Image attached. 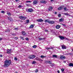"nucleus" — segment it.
<instances>
[{"label": "nucleus", "instance_id": "nucleus-53", "mask_svg": "<svg viewBox=\"0 0 73 73\" xmlns=\"http://www.w3.org/2000/svg\"><path fill=\"white\" fill-rule=\"evenodd\" d=\"M55 14H57V13L56 12H55Z\"/></svg>", "mask_w": 73, "mask_h": 73}, {"label": "nucleus", "instance_id": "nucleus-52", "mask_svg": "<svg viewBox=\"0 0 73 73\" xmlns=\"http://www.w3.org/2000/svg\"><path fill=\"white\" fill-rule=\"evenodd\" d=\"M57 72H58V73H60V71L58 70L57 71Z\"/></svg>", "mask_w": 73, "mask_h": 73}, {"label": "nucleus", "instance_id": "nucleus-3", "mask_svg": "<svg viewBox=\"0 0 73 73\" xmlns=\"http://www.w3.org/2000/svg\"><path fill=\"white\" fill-rule=\"evenodd\" d=\"M19 18L20 19L23 20H25V19H27V17L23 16H20L19 17Z\"/></svg>", "mask_w": 73, "mask_h": 73}, {"label": "nucleus", "instance_id": "nucleus-36", "mask_svg": "<svg viewBox=\"0 0 73 73\" xmlns=\"http://www.w3.org/2000/svg\"><path fill=\"white\" fill-rule=\"evenodd\" d=\"M32 1H26V3H31Z\"/></svg>", "mask_w": 73, "mask_h": 73}, {"label": "nucleus", "instance_id": "nucleus-34", "mask_svg": "<svg viewBox=\"0 0 73 73\" xmlns=\"http://www.w3.org/2000/svg\"><path fill=\"white\" fill-rule=\"evenodd\" d=\"M1 12L2 13H5V11H2Z\"/></svg>", "mask_w": 73, "mask_h": 73}, {"label": "nucleus", "instance_id": "nucleus-23", "mask_svg": "<svg viewBox=\"0 0 73 73\" xmlns=\"http://www.w3.org/2000/svg\"><path fill=\"white\" fill-rule=\"evenodd\" d=\"M62 9V7H59V8H58V10H61Z\"/></svg>", "mask_w": 73, "mask_h": 73}, {"label": "nucleus", "instance_id": "nucleus-10", "mask_svg": "<svg viewBox=\"0 0 73 73\" xmlns=\"http://www.w3.org/2000/svg\"><path fill=\"white\" fill-rule=\"evenodd\" d=\"M55 22L53 21H50L49 22V23L50 24H53Z\"/></svg>", "mask_w": 73, "mask_h": 73}, {"label": "nucleus", "instance_id": "nucleus-38", "mask_svg": "<svg viewBox=\"0 0 73 73\" xmlns=\"http://www.w3.org/2000/svg\"><path fill=\"white\" fill-rule=\"evenodd\" d=\"M14 60L17 61V58L16 57H15L14 58Z\"/></svg>", "mask_w": 73, "mask_h": 73}, {"label": "nucleus", "instance_id": "nucleus-45", "mask_svg": "<svg viewBox=\"0 0 73 73\" xmlns=\"http://www.w3.org/2000/svg\"><path fill=\"white\" fill-rule=\"evenodd\" d=\"M15 40H17L18 39V38H17V37H15Z\"/></svg>", "mask_w": 73, "mask_h": 73}, {"label": "nucleus", "instance_id": "nucleus-16", "mask_svg": "<svg viewBox=\"0 0 73 73\" xmlns=\"http://www.w3.org/2000/svg\"><path fill=\"white\" fill-rule=\"evenodd\" d=\"M35 60H37V61H42V60L40 59V58L38 57L36 58Z\"/></svg>", "mask_w": 73, "mask_h": 73}, {"label": "nucleus", "instance_id": "nucleus-2", "mask_svg": "<svg viewBox=\"0 0 73 73\" xmlns=\"http://www.w3.org/2000/svg\"><path fill=\"white\" fill-rule=\"evenodd\" d=\"M26 11L28 12H32L33 11V9L30 8L29 9H27Z\"/></svg>", "mask_w": 73, "mask_h": 73}, {"label": "nucleus", "instance_id": "nucleus-31", "mask_svg": "<svg viewBox=\"0 0 73 73\" xmlns=\"http://www.w3.org/2000/svg\"><path fill=\"white\" fill-rule=\"evenodd\" d=\"M29 23V20L28 19L27 21V23L28 24Z\"/></svg>", "mask_w": 73, "mask_h": 73}, {"label": "nucleus", "instance_id": "nucleus-57", "mask_svg": "<svg viewBox=\"0 0 73 73\" xmlns=\"http://www.w3.org/2000/svg\"><path fill=\"white\" fill-rule=\"evenodd\" d=\"M72 18H73V16L72 17Z\"/></svg>", "mask_w": 73, "mask_h": 73}, {"label": "nucleus", "instance_id": "nucleus-54", "mask_svg": "<svg viewBox=\"0 0 73 73\" xmlns=\"http://www.w3.org/2000/svg\"><path fill=\"white\" fill-rule=\"evenodd\" d=\"M50 48V49H53V47H51V48Z\"/></svg>", "mask_w": 73, "mask_h": 73}, {"label": "nucleus", "instance_id": "nucleus-8", "mask_svg": "<svg viewBox=\"0 0 73 73\" xmlns=\"http://www.w3.org/2000/svg\"><path fill=\"white\" fill-rule=\"evenodd\" d=\"M36 21H38V22H42V21H44L42 19H38Z\"/></svg>", "mask_w": 73, "mask_h": 73}, {"label": "nucleus", "instance_id": "nucleus-48", "mask_svg": "<svg viewBox=\"0 0 73 73\" xmlns=\"http://www.w3.org/2000/svg\"><path fill=\"white\" fill-rule=\"evenodd\" d=\"M3 40V38H0V41H1V40Z\"/></svg>", "mask_w": 73, "mask_h": 73}, {"label": "nucleus", "instance_id": "nucleus-25", "mask_svg": "<svg viewBox=\"0 0 73 73\" xmlns=\"http://www.w3.org/2000/svg\"><path fill=\"white\" fill-rule=\"evenodd\" d=\"M7 14L9 16H11V14L10 13L7 12Z\"/></svg>", "mask_w": 73, "mask_h": 73}, {"label": "nucleus", "instance_id": "nucleus-21", "mask_svg": "<svg viewBox=\"0 0 73 73\" xmlns=\"http://www.w3.org/2000/svg\"><path fill=\"white\" fill-rule=\"evenodd\" d=\"M69 66H73V63H70L69 64Z\"/></svg>", "mask_w": 73, "mask_h": 73}, {"label": "nucleus", "instance_id": "nucleus-55", "mask_svg": "<svg viewBox=\"0 0 73 73\" xmlns=\"http://www.w3.org/2000/svg\"><path fill=\"white\" fill-rule=\"evenodd\" d=\"M53 1V0H51V1Z\"/></svg>", "mask_w": 73, "mask_h": 73}, {"label": "nucleus", "instance_id": "nucleus-13", "mask_svg": "<svg viewBox=\"0 0 73 73\" xmlns=\"http://www.w3.org/2000/svg\"><path fill=\"white\" fill-rule=\"evenodd\" d=\"M53 9V7H49V8H48V10L49 11H52Z\"/></svg>", "mask_w": 73, "mask_h": 73}, {"label": "nucleus", "instance_id": "nucleus-20", "mask_svg": "<svg viewBox=\"0 0 73 73\" xmlns=\"http://www.w3.org/2000/svg\"><path fill=\"white\" fill-rule=\"evenodd\" d=\"M56 29H59L60 28V26L59 25H57L56 26Z\"/></svg>", "mask_w": 73, "mask_h": 73}, {"label": "nucleus", "instance_id": "nucleus-35", "mask_svg": "<svg viewBox=\"0 0 73 73\" xmlns=\"http://www.w3.org/2000/svg\"><path fill=\"white\" fill-rule=\"evenodd\" d=\"M58 16L59 17H61V14H59L58 15Z\"/></svg>", "mask_w": 73, "mask_h": 73}, {"label": "nucleus", "instance_id": "nucleus-43", "mask_svg": "<svg viewBox=\"0 0 73 73\" xmlns=\"http://www.w3.org/2000/svg\"><path fill=\"white\" fill-rule=\"evenodd\" d=\"M64 39H65L66 40H69V39L68 38H64Z\"/></svg>", "mask_w": 73, "mask_h": 73}, {"label": "nucleus", "instance_id": "nucleus-12", "mask_svg": "<svg viewBox=\"0 0 73 73\" xmlns=\"http://www.w3.org/2000/svg\"><path fill=\"white\" fill-rule=\"evenodd\" d=\"M47 2L45 1H40V3H46Z\"/></svg>", "mask_w": 73, "mask_h": 73}, {"label": "nucleus", "instance_id": "nucleus-30", "mask_svg": "<svg viewBox=\"0 0 73 73\" xmlns=\"http://www.w3.org/2000/svg\"><path fill=\"white\" fill-rule=\"evenodd\" d=\"M20 38L22 39V40H24V37L22 36H20Z\"/></svg>", "mask_w": 73, "mask_h": 73}, {"label": "nucleus", "instance_id": "nucleus-50", "mask_svg": "<svg viewBox=\"0 0 73 73\" xmlns=\"http://www.w3.org/2000/svg\"><path fill=\"white\" fill-rule=\"evenodd\" d=\"M62 25H63V26H64V27H65V24H62Z\"/></svg>", "mask_w": 73, "mask_h": 73}, {"label": "nucleus", "instance_id": "nucleus-26", "mask_svg": "<svg viewBox=\"0 0 73 73\" xmlns=\"http://www.w3.org/2000/svg\"><path fill=\"white\" fill-rule=\"evenodd\" d=\"M47 62L48 63V64H52V62H50V60L48 61Z\"/></svg>", "mask_w": 73, "mask_h": 73}, {"label": "nucleus", "instance_id": "nucleus-40", "mask_svg": "<svg viewBox=\"0 0 73 73\" xmlns=\"http://www.w3.org/2000/svg\"><path fill=\"white\" fill-rule=\"evenodd\" d=\"M44 31L46 32H48V30L46 29L44 30Z\"/></svg>", "mask_w": 73, "mask_h": 73}, {"label": "nucleus", "instance_id": "nucleus-37", "mask_svg": "<svg viewBox=\"0 0 73 73\" xmlns=\"http://www.w3.org/2000/svg\"><path fill=\"white\" fill-rule=\"evenodd\" d=\"M64 14L65 15H69L68 13H64Z\"/></svg>", "mask_w": 73, "mask_h": 73}, {"label": "nucleus", "instance_id": "nucleus-17", "mask_svg": "<svg viewBox=\"0 0 73 73\" xmlns=\"http://www.w3.org/2000/svg\"><path fill=\"white\" fill-rule=\"evenodd\" d=\"M64 19L63 18H61L59 19V22H62L64 21Z\"/></svg>", "mask_w": 73, "mask_h": 73}, {"label": "nucleus", "instance_id": "nucleus-7", "mask_svg": "<svg viewBox=\"0 0 73 73\" xmlns=\"http://www.w3.org/2000/svg\"><path fill=\"white\" fill-rule=\"evenodd\" d=\"M7 53L8 54H9L11 53V49H8L7 50Z\"/></svg>", "mask_w": 73, "mask_h": 73}, {"label": "nucleus", "instance_id": "nucleus-27", "mask_svg": "<svg viewBox=\"0 0 73 73\" xmlns=\"http://www.w3.org/2000/svg\"><path fill=\"white\" fill-rule=\"evenodd\" d=\"M64 11H68L69 9H67V8L66 7H65L64 8Z\"/></svg>", "mask_w": 73, "mask_h": 73}, {"label": "nucleus", "instance_id": "nucleus-46", "mask_svg": "<svg viewBox=\"0 0 73 73\" xmlns=\"http://www.w3.org/2000/svg\"><path fill=\"white\" fill-rule=\"evenodd\" d=\"M15 30H18V28H15Z\"/></svg>", "mask_w": 73, "mask_h": 73}, {"label": "nucleus", "instance_id": "nucleus-44", "mask_svg": "<svg viewBox=\"0 0 73 73\" xmlns=\"http://www.w3.org/2000/svg\"><path fill=\"white\" fill-rule=\"evenodd\" d=\"M61 70H62V72H64V68L62 69Z\"/></svg>", "mask_w": 73, "mask_h": 73}, {"label": "nucleus", "instance_id": "nucleus-14", "mask_svg": "<svg viewBox=\"0 0 73 73\" xmlns=\"http://www.w3.org/2000/svg\"><path fill=\"white\" fill-rule=\"evenodd\" d=\"M34 27V25H31L30 27H29V28L31 29V28H33Z\"/></svg>", "mask_w": 73, "mask_h": 73}, {"label": "nucleus", "instance_id": "nucleus-39", "mask_svg": "<svg viewBox=\"0 0 73 73\" xmlns=\"http://www.w3.org/2000/svg\"><path fill=\"white\" fill-rule=\"evenodd\" d=\"M22 7V6L21 5H19L18 6V8H21Z\"/></svg>", "mask_w": 73, "mask_h": 73}, {"label": "nucleus", "instance_id": "nucleus-32", "mask_svg": "<svg viewBox=\"0 0 73 73\" xmlns=\"http://www.w3.org/2000/svg\"><path fill=\"white\" fill-rule=\"evenodd\" d=\"M32 64H36V62L35 61H34L32 63Z\"/></svg>", "mask_w": 73, "mask_h": 73}, {"label": "nucleus", "instance_id": "nucleus-49", "mask_svg": "<svg viewBox=\"0 0 73 73\" xmlns=\"http://www.w3.org/2000/svg\"><path fill=\"white\" fill-rule=\"evenodd\" d=\"M18 1H20V0H15V1H16V2Z\"/></svg>", "mask_w": 73, "mask_h": 73}, {"label": "nucleus", "instance_id": "nucleus-19", "mask_svg": "<svg viewBox=\"0 0 73 73\" xmlns=\"http://www.w3.org/2000/svg\"><path fill=\"white\" fill-rule=\"evenodd\" d=\"M8 20H9L10 21H12L13 20L12 19L11 17H8Z\"/></svg>", "mask_w": 73, "mask_h": 73}, {"label": "nucleus", "instance_id": "nucleus-5", "mask_svg": "<svg viewBox=\"0 0 73 73\" xmlns=\"http://www.w3.org/2000/svg\"><path fill=\"white\" fill-rule=\"evenodd\" d=\"M36 57V56L34 55H31L29 56V58L30 59H33V58H35Z\"/></svg>", "mask_w": 73, "mask_h": 73}, {"label": "nucleus", "instance_id": "nucleus-1", "mask_svg": "<svg viewBox=\"0 0 73 73\" xmlns=\"http://www.w3.org/2000/svg\"><path fill=\"white\" fill-rule=\"evenodd\" d=\"M11 64V61L9 60H6L4 62V64L3 66L5 68L8 67Z\"/></svg>", "mask_w": 73, "mask_h": 73}, {"label": "nucleus", "instance_id": "nucleus-15", "mask_svg": "<svg viewBox=\"0 0 73 73\" xmlns=\"http://www.w3.org/2000/svg\"><path fill=\"white\" fill-rule=\"evenodd\" d=\"M59 37L61 40H64V39H65V38L64 36H60Z\"/></svg>", "mask_w": 73, "mask_h": 73}, {"label": "nucleus", "instance_id": "nucleus-47", "mask_svg": "<svg viewBox=\"0 0 73 73\" xmlns=\"http://www.w3.org/2000/svg\"><path fill=\"white\" fill-rule=\"evenodd\" d=\"M0 57H3V55L1 54L0 55Z\"/></svg>", "mask_w": 73, "mask_h": 73}, {"label": "nucleus", "instance_id": "nucleus-42", "mask_svg": "<svg viewBox=\"0 0 73 73\" xmlns=\"http://www.w3.org/2000/svg\"><path fill=\"white\" fill-rule=\"evenodd\" d=\"M38 70L37 69H36V70L35 71V72H36V73H37V72H38Z\"/></svg>", "mask_w": 73, "mask_h": 73}, {"label": "nucleus", "instance_id": "nucleus-51", "mask_svg": "<svg viewBox=\"0 0 73 73\" xmlns=\"http://www.w3.org/2000/svg\"><path fill=\"white\" fill-rule=\"evenodd\" d=\"M63 62H64V63H66V61H63Z\"/></svg>", "mask_w": 73, "mask_h": 73}, {"label": "nucleus", "instance_id": "nucleus-11", "mask_svg": "<svg viewBox=\"0 0 73 73\" xmlns=\"http://www.w3.org/2000/svg\"><path fill=\"white\" fill-rule=\"evenodd\" d=\"M22 33L23 35H24V36H25V35H27V33L24 31H22Z\"/></svg>", "mask_w": 73, "mask_h": 73}, {"label": "nucleus", "instance_id": "nucleus-22", "mask_svg": "<svg viewBox=\"0 0 73 73\" xmlns=\"http://www.w3.org/2000/svg\"><path fill=\"white\" fill-rule=\"evenodd\" d=\"M45 38H39V40H45Z\"/></svg>", "mask_w": 73, "mask_h": 73}, {"label": "nucleus", "instance_id": "nucleus-33", "mask_svg": "<svg viewBox=\"0 0 73 73\" xmlns=\"http://www.w3.org/2000/svg\"><path fill=\"white\" fill-rule=\"evenodd\" d=\"M46 49L47 50H48L49 49H50V47H46Z\"/></svg>", "mask_w": 73, "mask_h": 73}, {"label": "nucleus", "instance_id": "nucleus-4", "mask_svg": "<svg viewBox=\"0 0 73 73\" xmlns=\"http://www.w3.org/2000/svg\"><path fill=\"white\" fill-rule=\"evenodd\" d=\"M38 2V0H35L33 2V5H35L37 4Z\"/></svg>", "mask_w": 73, "mask_h": 73}, {"label": "nucleus", "instance_id": "nucleus-24", "mask_svg": "<svg viewBox=\"0 0 73 73\" xmlns=\"http://www.w3.org/2000/svg\"><path fill=\"white\" fill-rule=\"evenodd\" d=\"M52 57H55V58H57V56L56 55H53Z\"/></svg>", "mask_w": 73, "mask_h": 73}, {"label": "nucleus", "instance_id": "nucleus-41", "mask_svg": "<svg viewBox=\"0 0 73 73\" xmlns=\"http://www.w3.org/2000/svg\"><path fill=\"white\" fill-rule=\"evenodd\" d=\"M26 40H27V41H28L29 40V39L28 38H27L25 39Z\"/></svg>", "mask_w": 73, "mask_h": 73}, {"label": "nucleus", "instance_id": "nucleus-28", "mask_svg": "<svg viewBox=\"0 0 73 73\" xmlns=\"http://www.w3.org/2000/svg\"><path fill=\"white\" fill-rule=\"evenodd\" d=\"M40 57L41 58H45V57H46V56H43V55H41L40 56Z\"/></svg>", "mask_w": 73, "mask_h": 73}, {"label": "nucleus", "instance_id": "nucleus-56", "mask_svg": "<svg viewBox=\"0 0 73 73\" xmlns=\"http://www.w3.org/2000/svg\"><path fill=\"white\" fill-rule=\"evenodd\" d=\"M72 51H73V48L72 49Z\"/></svg>", "mask_w": 73, "mask_h": 73}, {"label": "nucleus", "instance_id": "nucleus-29", "mask_svg": "<svg viewBox=\"0 0 73 73\" xmlns=\"http://www.w3.org/2000/svg\"><path fill=\"white\" fill-rule=\"evenodd\" d=\"M37 47V46L36 45H34L33 46V48H36Z\"/></svg>", "mask_w": 73, "mask_h": 73}, {"label": "nucleus", "instance_id": "nucleus-9", "mask_svg": "<svg viewBox=\"0 0 73 73\" xmlns=\"http://www.w3.org/2000/svg\"><path fill=\"white\" fill-rule=\"evenodd\" d=\"M62 49H66V46L65 45H62Z\"/></svg>", "mask_w": 73, "mask_h": 73}, {"label": "nucleus", "instance_id": "nucleus-6", "mask_svg": "<svg viewBox=\"0 0 73 73\" xmlns=\"http://www.w3.org/2000/svg\"><path fill=\"white\" fill-rule=\"evenodd\" d=\"M60 59L61 60H64L65 58V57L64 56L61 55L60 56Z\"/></svg>", "mask_w": 73, "mask_h": 73}, {"label": "nucleus", "instance_id": "nucleus-18", "mask_svg": "<svg viewBox=\"0 0 73 73\" xmlns=\"http://www.w3.org/2000/svg\"><path fill=\"white\" fill-rule=\"evenodd\" d=\"M50 21H49L48 19H46L44 20V22L45 23H49Z\"/></svg>", "mask_w": 73, "mask_h": 73}]
</instances>
